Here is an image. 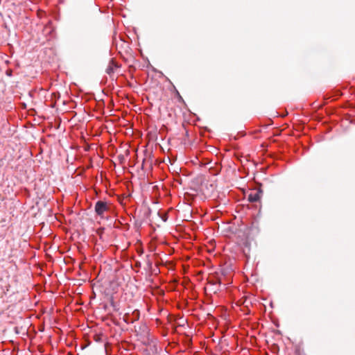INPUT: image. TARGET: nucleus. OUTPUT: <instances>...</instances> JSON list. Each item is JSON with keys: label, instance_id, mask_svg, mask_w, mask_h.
I'll return each instance as SVG.
<instances>
[{"label": "nucleus", "instance_id": "20e7f679", "mask_svg": "<svg viewBox=\"0 0 355 355\" xmlns=\"http://www.w3.org/2000/svg\"><path fill=\"white\" fill-rule=\"evenodd\" d=\"M166 219H167V218H166V215H165L164 216H163V220H164V221H166Z\"/></svg>", "mask_w": 355, "mask_h": 355}, {"label": "nucleus", "instance_id": "f257e3e1", "mask_svg": "<svg viewBox=\"0 0 355 355\" xmlns=\"http://www.w3.org/2000/svg\"><path fill=\"white\" fill-rule=\"evenodd\" d=\"M110 205L105 201L98 200L96 202L94 209L96 214L101 218H105V213L110 209Z\"/></svg>", "mask_w": 355, "mask_h": 355}, {"label": "nucleus", "instance_id": "39448f33", "mask_svg": "<svg viewBox=\"0 0 355 355\" xmlns=\"http://www.w3.org/2000/svg\"><path fill=\"white\" fill-rule=\"evenodd\" d=\"M166 219H167V218H166V215H165L164 216H163V220H164V221H166Z\"/></svg>", "mask_w": 355, "mask_h": 355}, {"label": "nucleus", "instance_id": "f03ea898", "mask_svg": "<svg viewBox=\"0 0 355 355\" xmlns=\"http://www.w3.org/2000/svg\"><path fill=\"white\" fill-rule=\"evenodd\" d=\"M261 197V191L259 189H253L248 194V199L251 202H258Z\"/></svg>", "mask_w": 355, "mask_h": 355}, {"label": "nucleus", "instance_id": "7ed1b4c3", "mask_svg": "<svg viewBox=\"0 0 355 355\" xmlns=\"http://www.w3.org/2000/svg\"><path fill=\"white\" fill-rule=\"evenodd\" d=\"M118 67H119L118 64L114 61L113 59H112L110 61L109 64L106 69V72L108 74H111V73H114V70L116 69H117Z\"/></svg>", "mask_w": 355, "mask_h": 355}]
</instances>
